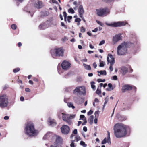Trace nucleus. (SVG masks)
Instances as JSON below:
<instances>
[{
    "label": "nucleus",
    "mask_w": 147,
    "mask_h": 147,
    "mask_svg": "<svg viewBox=\"0 0 147 147\" xmlns=\"http://www.w3.org/2000/svg\"><path fill=\"white\" fill-rule=\"evenodd\" d=\"M113 130L114 134L117 138L125 137L127 134H129L130 131V129L129 127L119 123L115 125Z\"/></svg>",
    "instance_id": "nucleus-1"
},
{
    "label": "nucleus",
    "mask_w": 147,
    "mask_h": 147,
    "mask_svg": "<svg viewBox=\"0 0 147 147\" xmlns=\"http://www.w3.org/2000/svg\"><path fill=\"white\" fill-rule=\"evenodd\" d=\"M24 131L25 134L30 137L34 136L38 133V131L35 129L34 124L32 122H28L26 124Z\"/></svg>",
    "instance_id": "nucleus-2"
},
{
    "label": "nucleus",
    "mask_w": 147,
    "mask_h": 147,
    "mask_svg": "<svg viewBox=\"0 0 147 147\" xmlns=\"http://www.w3.org/2000/svg\"><path fill=\"white\" fill-rule=\"evenodd\" d=\"M134 44L130 42H124L119 45L117 47V54L119 55H126L127 53V47H133L134 46Z\"/></svg>",
    "instance_id": "nucleus-3"
},
{
    "label": "nucleus",
    "mask_w": 147,
    "mask_h": 147,
    "mask_svg": "<svg viewBox=\"0 0 147 147\" xmlns=\"http://www.w3.org/2000/svg\"><path fill=\"white\" fill-rule=\"evenodd\" d=\"M58 115L60 117H62L63 120L69 125L71 124L72 123L71 119L74 118L75 116L74 115H69L66 114L64 113H58Z\"/></svg>",
    "instance_id": "nucleus-4"
},
{
    "label": "nucleus",
    "mask_w": 147,
    "mask_h": 147,
    "mask_svg": "<svg viewBox=\"0 0 147 147\" xmlns=\"http://www.w3.org/2000/svg\"><path fill=\"white\" fill-rule=\"evenodd\" d=\"M8 98L6 95L0 96V107L5 108L7 107L9 105Z\"/></svg>",
    "instance_id": "nucleus-5"
},
{
    "label": "nucleus",
    "mask_w": 147,
    "mask_h": 147,
    "mask_svg": "<svg viewBox=\"0 0 147 147\" xmlns=\"http://www.w3.org/2000/svg\"><path fill=\"white\" fill-rule=\"evenodd\" d=\"M50 52L53 57L55 58L56 56H63L64 50L61 48H58L51 50Z\"/></svg>",
    "instance_id": "nucleus-6"
},
{
    "label": "nucleus",
    "mask_w": 147,
    "mask_h": 147,
    "mask_svg": "<svg viewBox=\"0 0 147 147\" xmlns=\"http://www.w3.org/2000/svg\"><path fill=\"white\" fill-rule=\"evenodd\" d=\"M97 15L100 16H105L108 14L110 12L107 8L100 9H96Z\"/></svg>",
    "instance_id": "nucleus-7"
},
{
    "label": "nucleus",
    "mask_w": 147,
    "mask_h": 147,
    "mask_svg": "<svg viewBox=\"0 0 147 147\" xmlns=\"http://www.w3.org/2000/svg\"><path fill=\"white\" fill-rule=\"evenodd\" d=\"M107 59L108 62L107 64H108L109 63H110V66L109 67V69L111 72L113 71V69L112 66L115 63L114 58L111 54H109L108 55Z\"/></svg>",
    "instance_id": "nucleus-8"
},
{
    "label": "nucleus",
    "mask_w": 147,
    "mask_h": 147,
    "mask_svg": "<svg viewBox=\"0 0 147 147\" xmlns=\"http://www.w3.org/2000/svg\"><path fill=\"white\" fill-rule=\"evenodd\" d=\"M127 23L125 22H113L111 23H106V25L112 27H118L125 25Z\"/></svg>",
    "instance_id": "nucleus-9"
},
{
    "label": "nucleus",
    "mask_w": 147,
    "mask_h": 147,
    "mask_svg": "<svg viewBox=\"0 0 147 147\" xmlns=\"http://www.w3.org/2000/svg\"><path fill=\"white\" fill-rule=\"evenodd\" d=\"M121 34H116L113 37L112 42L113 44H115L118 42L122 40V36Z\"/></svg>",
    "instance_id": "nucleus-10"
},
{
    "label": "nucleus",
    "mask_w": 147,
    "mask_h": 147,
    "mask_svg": "<svg viewBox=\"0 0 147 147\" xmlns=\"http://www.w3.org/2000/svg\"><path fill=\"white\" fill-rule=\"evenodd\" d=\"M122 89L124 91H130L132 89L133 91H136V88L134 86H131L129 85H125L122 86Z\"/></svg>",
    "instance_id": "nucleus-11"
},
{
    "label": "nucleus",
    "mask_w": 147,
    "mask_h": 147,
    "mask_svg": "<svg viewBox=\"0 0 147 147\" xmlns=\"http://www.w3.org/2000/svg\"><path fill=\"white\" fill-rule=\"evenodd\" d=\"M62 142V138L58 136L57 137L55 143L54 145H51L50 147H62L61 146H59V145L61 144Z\"/></svg>",
    "instance_id": "nucleus-12"
},
{
    "label": "nucleus",
    "mask_w": 147,
    "mask_h": 147,
    "mask_svg": "<svg viewBox=\"0 0 147 147\" xmlns=\"http://www.w3.org/2000/svg\"><path fill=\"white\" fill-rule=\"evenodd\" d=\"M61 132L63 134H67L69 132V127L67 125H64L61 128Z\"/></svg>",
    "instance_id": "nucleus-13"
},
{
    "label": "nucleus",
    "mask_w": 147,
    "mask_h": 147,
    "mask_svg": "<svg viewBox=\"0 0 147 147\" xmlns=\"http://www.w3.org/2000/svg\"><path fill=\"white\" fill-rule=\"evenodd\" d=\"M70 65L71 64L69 62L65 60L63 61L61 64L63 69L65 70H67L69 69Z\"/></svg>",
    "instance_id": "nucleus-14"
},
{
    "label": "nucleus",
    "mask_w": 147,
    "mask_h": 147,
    "mask_svg": "<svg viewBox=\"0 0 147 147\" xmlns=\"http://www.w3.org/2000/svg\"><path fill=\"white\" fill-rule=\"evenodd\" d=\"M56 136L55 134L51 132H48L44 136L43 139L44 140L53 139Z\"/></svg>",
    "instance_id": "nucleus-15"
},
{
    "label": "nucleus",
    "mask_w": 147,
    "mask_h": 147,
    "mask_svg": "<svg viewBox=\"0 0 147 147\" xmlns=\"http://www.w3.org/2000/svg\"><path fill=\"white\" fill-rule=\"evenodd\" d=\"M74 92H86L85 87L84 86L77 87L74 90Z\"/></svg>",
    "instance_id": "nucleus-16"
},
{
    "label": "nucleus",
    "mask_w": 147,
    "mask_h": 147,
    "mask_svg": "<svg viewBox=\"0 0 147 147\" xmlns=\"http://www.w3.org/2000/svg\"><path fill=\"white\" fill-rule=\"evenodd\" d=\"M80 140V138L79 136H75V139H71V143L70 144L71 147H75L74 143V142H77Z\"/></svg>",
    "instance_id": "nucleus-17"
},
{
    "label": "nucleus",
    "mask_w": 147,
    "mask_h": 147,
    "mask_svg": "<svg viewBox=\"0 0 147 147\" xmlns=\"http://www.w3.org/2000/svg\"><path fill=\"white\" fill-rule=\"evenodd\" d=\"M78 12L79 14L80 17L82 18L83 16V14L84 13V10L83 6L82 5H80L79 7Z\"/></svg>",
    "instance_id": "nucleus-18"
},
{
    "label": "nucleus",
    "mask_w": 147,
    "mask_h": 147,
    "mask_svg": "<svg viewBox=\"0 0 147 147\" xmlns=\"http://www.w3.org/2000/svg\"><path fill=\"white\" fill-rule=\"evenodd\" d=\"M35 6L38 9L41 8L43 6L42 3L41 1H37L35 2Z\"/></svg>",
    "instance_id": "nucleus-19"
},
{
    "label": "nucleus",
    "mask_w": 147,
    "mask_h": 147,
    "mask_svg": "<svg viewBox=\"0 0 147 147\" xmlns=\"http://www.w3.org/2000/svg\"><path fill=\"white\" fill-rule=\"evenodd\" d=\"M47 23L41 24L39 26V28L40 30L45 29L48 27Z\"/></svg>",
    "instance_id": "nucleus-20"
},
{
    "label": "nucleus",
    "mask_w": 147,
    "mask_h": 147,
    "mask_svg": "<svg viewBox=\"0 0 147 147\" xmlns=\"http://www.w3.org/2000/svg\"><path fill=\"white\" fill-rule=\"evenodd\" d=\"M49 22L50 23L49 24L50 25H51V26H55L57 25V22L55 20H53L52 19L47 21V23H48Z\"/></svg>",
    "instance_id": "nucleus-21"
},
{
    "label": "nucleus",
    "mask_w": 147,
    "mask_h": 147,
    "mask_svg": "<svg viewBox=\"0 0 147 147\" xmlns=\"http://www.w3.org/2000/svg\"><path fill=\"white\" fill-rule=\"evenodd\" d=\"M48 124L49 125L53 126L56 125V123L54 120L53 119H49Z\"/></svg>",
    "instance_id": "nucleus-22"
},
{
    "label": "nucleus",
    "mask_w": 147,
    "mask_h": 147,
    "mask_svg": "<svg viewBox=\"0 0 147 147\" xmlns=\"http://www.w3.org/2000/svg\"><path fill=\"white\" fill-rule=\"evenodd\" d=\"M108 87L106 88V90L107 91H111L114 88L112 85L111 83L108 84Z\"/></svg>",
    "instance_id": "nucleus-23"
},
{
    "label": "nucleus",
    "mask_w": 147,
    "mask_h": 147,
    "mask_svg": "<svg viewBox=\"0 0 147 147\" xmlns=\"http://www.w3.org/2000/svg\"><path fill=\"white\" fill-rule=\"evenodd\" d=\"M121 70L124 75L126 74L128 71L127 68L124 66H123L121 67Z\"/></svg>",
    "instance_id": "nucleus-24"
},
{
    "label": "nucleus",
    "mask_w": 147,
    "mask_h": 147,
    "mask_svg": "<svg viewBox=\"0 0 147 147\" xmlns=\"http://www.w3.org/2000/svg\"><path fill=\"white\" fill-rule=\"evenodd\" d=\"M97 72L98 74H98V76H100V75H106L107 74L106 71L105 70H101L100 71H98Z\"/></svg>",
    "instance_id": "nucleus-25"
},
{
    "label": "nucleus",
    "mask_w": 147,
    "mask_h": 147,
    "mask_svg": "<svg viewBox=\"0 0 147 147\" xmlns=\"http://www.w3.org/2000/svg\"><path fill=\"white\" fill-rule=\"evenodd\" d=\"M77 134V130L76 129H75L73 132V134H71V135L70 136V138L71 139H73L74 138V137L75 138V136H75L74 134Z\"/></svg>",
    "instance_id": "nucleus-26"
},
{
    "label": "nucleus",
    "mask_w": 147,
    "mask_h": 147,
    "mask_svg": "<svg viewBox=\"0 0 147 147\" xmlns=\"http://www.w3.org/2000/svg\"><path fill=\"white\" fill-rule=\"evenodd\" d=\"M94 119V116L91 115L88 119V121L90 124H92L93 123V120Z\"/></svg>",
    "instance_id": "nucleus-27"
},
{
    "label": "nucleus",
    "mask_w": 147,
    "mask_h": 147,
    "mask_svg": "<svg viewBox=\"0 0 147 147\" xmlns=\"http://www.w3.org/2000/svg\"><path fill=\"white\" fill-rule=\"evenodd\" d=\"M83 65L86 69L88 70H91V68L89 65H87L84 63L83 64Z\"/></svg>",
    "instance_id": "nucleus-28"
},
{
    "label": "nucleus",
    "mask_w": 147,
    "mask_h": 147,
    "mask_svg": "<svg viewBox=\"0 0 147 147\" xmlns=\"http://www.w3.org/2000/svg\"><path fill=\"white\" fill-rule=\"evenodd\" d=\"M80 144L83 147H86L87 146V145L83 141H81L80 143Z\"/></svg>",
    "instance_id": "nucleus-29"
},
{
    "label": "nucleus",
    "mask_w": 147,
    "mask_h": 147,
    "mask_svg": "<svg viewBox=\"0 0 147 147\" xmlns=\"http://www.w3.org/2000/svg\"><path fill=\"white\" fill-rule=\"evenodd\" d=\"M67 105L69 107H72L73 109L75 108V107L74 106L73 104L71 102L68 103Z\"/></svg>",
    "instance_id": "nucleus-30"
},
{
    "label": "nucleus",
    "mask_w": 147,
    "mask_h": 147,
    "mask_svg": "<svg viewBox=\"0 0 147 147\" xmlns=\"http://www.w3.org/2000/svg\"><path fill=\"white\" fill-rule=\"evenodd\" d=\"M72 16H68L67 19L66 18V20H67L69 23H70L71 22L70 20L72 19Z\"/></svg>",
    "instance_id": "nucleus-31"
},
{
    "label": "nucleus",
    "mask_w": 147,
    "mask_h": 147,
    "mask_svg": "<svg viewBox=\"0 0 147 147\" xmlns=\"http://www.w3.org/2000/svg\"><path fill=\"white\" fill-rule=\"evenodd\" d=\"M68 12L69 13H74V11L73 9L72 8H70L68 9Z\"/></svg>",
    "instance_id": "nucleus-32"
},
{
    "label": "nucleus",
    "mask_w": 147,
    "mask_h": 147,
    "mask_svg": "<svg viewBox=\"0 0 147 147\" xmlns=\"http://www.w3.org/2000/svg\"><path fill=\"white\" fill-rule=\"evenodd\" d=\"M95 82H94L92 81L91 82V87L92 88L94 89L95 86L94 85Z\"/></svg>",
    "instance_id": "nucleus-33"
},
{
    "label": "nucleus",
    "mask_w": 147,
    "mask_h": 147,
    "mask_svg": "<svg viewBox=\"0 0 147 147\" xmlns=\"http://www.w3.org/2000/svg\"><path fill=\"white\" fill-rule=\"evenodd\" d=\"M63 15L64 17V20L65 22H66V18L67 16L66 13L65 11L64 12H63Z\"/></svg>",
    "instance_id": "nucleus-34"
},
{
    "label": "nucleus",
    "mask_w": 147,
    "mask_h": 147,
    "mask_svg": "<svg viewBox=\"0 0 147 147\" xmlns=\"http://www.w3.org/2000/svg\"><path fill=\"white\" fill-rule=\"evenodd\" d=\"M96 22L99 25H100L102 26H103L104 25V24L102 23L99 21L96 20Z\"/></svg>",
    "instance_id": "nucleus-35"
},
{
    "label": "nucleus",
    "mask_w": 147,
    "mask_h": 147,
    "mask_svg": "<svg viewBox=\"0 0 147 147\" xmlns=\"http://www.w3.org/2000/svg\"><path fill=\"white\" fill-rule=\"evenodd\" d=\"M11 28L13 30H15L16 29L17 26L16 24H13L11 25Z\"/></svg>",
    "instance_id": "nucleus-36"
},
{
    "label": "nucleus",
    "mask_w": 147,
    "mask_h": 147,
    "mask_svg": "<svg viewBox=\"0 0 147 147\" xmlns=\"http://www.w3.org/2000/svg\"><path fill=\"white\" fill-rule=\"evenodd\" d=\"M20 70V69L19 68H16L13 70V72L15 73L18 72Z\"/></svg>",
    "instance_id": "nucleus-37"
},
{
    "label": "nucleus",
    "mask_w": 147,
    "mask_h": 147,
    "mask_svg": "<svg viewBox=\"0 0 147 147\" xmlns=\"http://www.w3.org/2000/svg\"><path fill=\"white\" fill-rule=\"evenodd\" d=\"M95 117V118H97L98 117L99 115L98 111H96L94 113Z\"/></svg>",
    "instance_id": "nucleus-38"
},
{
    "label": "nucleus",
    "mask_w": 147,
    "mask_h": 147,
    "mask_svg": "<svg viewBox=\"0 0 147 147\" xmlns=\"http://www.w3.org/2000/svg\"><path fill=\"white\" fill-rule=\"evenodd\" d=\"M107 138H105L101 142L102 144H105L107 142Z\"/></svg>",
    "instance_id": "nucleus-39"
},
{
    "label": "nucleus",
    "mask_w": 147,
    "mask_h": 147,
    "mask_svg": "<svg viewBox=\"0 0 147 147\" xmlns=\"http://www.w3.org/2000/svg\"><path fill=\"white\" fill-rule=\"evenodd\" d=\"M61 26H62L64 27L65 28L67 29V26L65 25L63 22H61Z\"/></svg>",
    "instance_id": "nucleus-40"
},
{
    "label": "nucleus",
    "mask_w": 147,
    "mask_h": 147,
    "mask_svg": "<svg viewBox=\"0 0 147 147\" xmlns=\"http://www.w3.org/2000/svg\"><path fill=\"white\" fill-rule=\"evenodd\" d=\"M105 79L102 80L101 79H98L97 80V81L98 82H104L105 81Z\"/></svg>",
    "instance_id": "nucleus-41"
},
{
    "label": "nucleus",
    "mask_w": 147,
    "mask_h": 147,
    "mask_svg": "<svg viewBox=\"0 0 147 147\" xmlns=\"http://www.w3.org/2000/svg\"><path fill=\"white\" fill-rule=\"evenodd\" d=\"M105 65V63L103 61H101L100 63L99 66L100 67H103Z\"/></svg>",
    "instance_id": "nucleus-42"
},
{
    "label": "nucleus",
    "mask_w": 147,
    "mask_h": 147,
    "mask_svg": "<svg viewBox=\"0 0 147 147\" xmlns=\"http://www.w3.org/2000/svg\"><path fill=\"white\" fill-rule=\"evenodd\" d=\"M105 40H102L100 42L99 45L100 46L101 45L104 44L105 43Z\"/></svg>",
    "instance_id": "nucleus-43"
},
{
    "label": "nucleus",
    "mask_w": 147,
    "mask_h": 147,
    "mask_svg": "<svg viewBox=\"0 0 147 147\" xmlns=\"http://www.w3.org/2000/svg\"><path fill=\"white\" fill-rule=\"evenodd\" d=\"M85 118H86L84 115H80V120L82 119H85Z\"/></svg>",
    "instance_id": "nucleus-44"
},
{
    "label": "nucleus",
    "mask_w": 147,
    "mask_h": 147,
    "mask_svg": "<svg viewBox=\"0 0 147 147\" xmlns=\"http://www.w3.org/2000/svg\"><path fill=\"white\" fill-rule=\"evenodd\" d=\"M80 30L82 32H84L85 31V29L83 27H82L81 28Z\"/></svg>",
    "instance_id": "nucleus-45"
},
{
    "label": "nucleus",
    "mask_w": 147,
    "mask_h": 147,
    "mask_svg": "<svg viewBox=\"0 0 147 147\" xmlns=\"http://www.w3.org/2000/svg\"><path fill=\"white\" fill-rule=\"evenodd\" d=\"M81 21V19L79 18H76L75 19V22H78L79 23Z\"/></svg>",
    "instance_id": "nucleus-46"
},
{
    "label": "nucleus",
    "mask_w": 147,
    "mask_h": 147,
    "mask_svg": "<svg viewBox=\"0 0 147 147\" xmlns=\"http://www.w3.org/2000/svg\"><path fill=\"white\" fill-rule=\"evenodd\" d=\"M107 142L109 144H111V142L110 140V138H107Z\"/></svg>",
    "instance_id": "nucleus-47"
},
{
    "label": "nucleus",
    "mask_w": 147,
    "mask_h": 147,
    "mask_svg": "<svg viewBox=\"0 0 147 147\" xmlns=\"http://www.w3.org/2000/svg\"><path fill=\"white\" fill-rule=\"evenodd\" d=\"M86 119L85 118V119H84L83 120L84 121V122L82 123V125H84L86 124V123L87 122V121H86Z\"/></svg>",
    "instance_id": "nucleus-48"
},
{
    "label": "nucleus",
    "mask_w": 147,
    "mask_h": 147,
    "mask_svg": "<svg viewBox=\"0 0 147 147\" xmlns=\"http://www.w3.org/2000/svg\"><path fill=\"white\" fill-rule=\"evenodd\" d=\"M71 87H69L66 88V91H71Z\"/></svg>",
    "instance_id": "nucleus-49"
},
{
    "label": "nucleus",
    "mask_w": 147,
    "mask_h": 147,
    "mask_svg": "<svg viewBox=\"0 0 147 147\" xmlns=\"http://www.w3.org/2000/svg\"><path fill=\"white\" fill-rule=\"evenodd\" d=\"M93 112V111L91 110H90V111L88 113V115H90L92 114Z\"/></svg>",
    "instance_id": "nucleus-50"
},
{
    "label": "nucleus",
    "mask_w": 147,
    "mask_h": 147,
    "mask_svg": "<svg viewBox=\"0 0 147 147\" xmlns=\"http://www.w3.org/2000/svg\"><path fill=\"white\" fill-rule=\"evenodd\" d=\"M117 76L116 75H115L113 77L112 80H116L117 79Z\"/></svg>",
    "instance_id": "nucleus-51"
},
{
    "label": "nucleus",
    "mask_w": 147,
    "mask_h": 147,
    "mask_svg": "<svg viewBox=\"0 0 147 147\" xmlns=\"http://www.w3.org/2000/svg\"><path fill=\"white\" fill-rule=\"evenodd\" d=\"M9 119V117L7 116H6L4 117V119L5 120H7Z\"/></svg>",
    "instance_id": "nucleus-52"
},
{
    "label": "nucleus",
    "mask_w": 147,
    "mask_h": 147,
    "mask_svg": "<svg viewBox=\"0 0 147 147\" xmlns=\"http://www.w3.org/2000/svg\"><path fill=\"white\" fill-rule=\"evenodd\" d=\"M83 130L85 132H86L87 130V128L86 127L84 126L83 127Z\"/></svg>",
    "instance_id": "nucleus-53"
},
{
    "label": "nucleus",
    "mask_w": 147,
    "mask_h": 147,
    "mask_svg": "<svg viewBox=\"0 0 147 147\" xmlns=\"http://www.w3.org/2000/svg\"><path fill=\"white\" fill-rule=\"evenodd\" d=\"M52 2L53 3H55L57 4H58V2L56 0H52Z\"/></svg>",
    "instance_id": "nucleus-54"
},
{
    "label": "nucleus",
    "mask_w": 147,
    "mask_h": 147,
    "mask_svg": "<svg viewBox=\"0 0 147 147\" xmlns=\"http://www.w3.org/2000/svg\"><path fill=\"white\" fill-rule=\"evenodd\" d=\"M98 30V28H96L94 30H92V31L93 32H96Z\"/></svg>",
    "instance_id": "nucleus-55"
},
{
    "label": "nucleus",
    "mask_w": 147,
    "mask_h": 147,
    "mask_svg": "<svg viewBox=\"0 0 147 147\" xmlns=\"http://www.w3.org/2000/svg\"><path fill=\"white\" fill-rule=\"evenodd\" d=\"M93 66L94 68H96L97 67V64L96 62H94L93 64Z\"/></svg>",
    "instance_id": "nucleus-56"
},
{
    "label": "nucleus",
    "mask_w": 147,
    "mask_h": 147,
    "mask_svg": "<svg viewBox=\"0 0 147 147\" xmlns=\"http://www.w3.org/2000/svg\"><path fill=\"white\" fill-rule=\"evenodd\" d=\"M97 94L100 97H101L102 96L101 95L102 94V92H96Z\"/></svg>",
    "instance_id": "nucleus-57"
},
{
    "label": "nucleus",
    "mask_w": 147,
    "mask_h": 147,
    "mask_svg": "<svg viewBox=\"0 0 147 147\" xmlns=\"http://www.w3.org/2000/svg\"><path fill=\"white\" fill-rule=\"evenodd\" d=\"M94 102L98 103L99 102L97 98H96L94 100Z\"/></svg>",
    "instance_id": "nucleus-58"
},
{
    "label": "nucleus",
    "mask_w": 147,
    "mask_h": 147,
    "mask_svg": "<svg viewBox=\"0 0 147 147\" xmlns=\"http://www.w3.org/2000/svg\"><path fill=\"white\" fill-rule=\"evenodd\" d=\"M107 138H110V132L109 131H107Z\"/></svg>",
    "instance_id": "nucleus-59"
},
{
    "label": "nucleus",
    "mask_w": 147,
    "mask_h": 147,
    "mask_svg": "<svg viewBox=\"0 0 147 147\" xmlns=\"http://www.w3.org/2000/svg\"><path fill=\"white\" fill-rule=\"evenodd\" d=\"M20 99L21 101H23L24 100V97L21 96L20 97Z\"/></svg>",
    "instance_id": "nucleus-60"
},
{
    "label": "nucleus",
    "mask_w": 147,
    "mask_h": 147,
    "mask_svg": "<svg viewBox=\"0 0 147 147\" xmlns=\"http://www.w3.org/2000/svg\"><path fill=\"white\" fill-rule=\"evenodd\" d=\"M25 91L26 92H30V90L28 88H26L25 89Z\"/></svg>",
    "instance_id": "nucleus-61"
},
{
    "label": "nucleus",
    "mask_w": 147,
    "mask_h": 147,
    "mask_svg": "<svg viewBox=\"0 0 147 147\" xmlns=\"http://www.w3.org/2000/svg\"><path fill=\"white\" fill-rule=\"evenodd\" d=\"M88 52L89 54H91L93 53L94 52L93 51L88 50Z\"/></svg>",
    "instance_id": "nucleus-62"
},
{
    "label": "nucleus",
    "mask_w": 147,
    "mask_h": 147,
    "mask_svg": "<svg viewBox=\"0 0 147 147\" xmlns=\"http://www.w3.org/2000/svg\"><path fill=\"white\" fill-rule=\"evenodd\" d=\"M94 123L96 124L97 123V118H96L94 120Z\"/></svg>",
    "instance_id": "nucleus-63"
},
{
    "label": "nucleus",
    "mask_w": 147,
    "mask_h": 147,
    "mask_svg": "<svg viewBox=\"0 0 147 147\" xmlns=\"http://www.w3.org/2000/svg\"><path fill=\"white\" fill-rule=\"evenodd\" d=\"M93 74L92 73H89L88 74V76L89 77H92L93 76Z\"/></svg>",
    "instance_id": "nucleus-64"
}]
</instances>
